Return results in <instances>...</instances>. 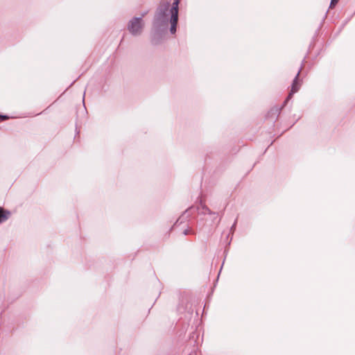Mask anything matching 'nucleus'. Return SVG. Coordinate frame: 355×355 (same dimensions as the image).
<instances>
[{"label":"nucleus","mask_w":355,"mask_h":355,"mask_svg":"<svg viewBox=\"0 0 355 355\" xmlns=\"http://www.w3.org/2000/svg\"><path fill=\"white\" fill-rule=\"evenodd\" d=\"M169 6L170 2L163 1L155 11L150 31V41L153 45L160 44L167 34Z\"/></svg>","instance_id":"1"},{"label":"nucleus","mask_w":355,"mask_h":355,"mask_svg":"<svg viewBox=\"0 0 355 355\" xmlns=\"http://www.w3.org/2000/svg\"><path fill=\"white\" fill-rule=\"evenodd\" d=\"M10 118V116H8L7 114H3L0 113V121H6V120H8Z\"/></svg>","instance_id":"10"},{"label":"nucleus","mask_w":355,"mask_h":355,"mask_svg":"<svg viewBox=\"0 0 355 355\" xmlns=\"http://www.w3.org/2000/svg\"><path fill=\"white\" fill-rule=\"evenodd\" d=\"M147 12L148 11L143 12L139 17H141V19H143V17H145Z\"/></svg>","instance_id":"14"},{"label":"nucleus","mask_w":355,"mask_h":355,"mask_svg":"<svg viewBox=\"0 0 355 355\" xmlns=\"http://www.w3.org/2000/svg\"><path fill=\"white\" fill-rule=\"evenodd\" d=\"M178 21V15H169L168 23L171 24L170 32L171 34H175L177 31V25Z\"/></svg>","instance_id":"5"},{"label":"nucleus","mask_w":355,"mask_h":355,"mask_svg":"<svg viewBox=\"0 0 355 355\" xmlns=\"http://www.w3.org/2000/svg\"><path fill=\"white\" fill-rule=\"evenodd\" d=\"M181 0H173L172 4L168 8V15H178L179 13V4Z\"/></svg>","instance_id":"7"},{"label":"nucleus","mask_w":355,"mask_h":355,"mask_svg":"<svg viewBox=\"0 0 355 355\" xmlns=\"http://www.w3.org/2000/svg\"><path fill=\"white\" fill-rule=\"evenodd\" d=\"M339 0H331L329 8H334L336 5L338 3Z\"/></svg>","instance_id":"12"},{"label":"nucleus","mask_w":355,"mask_h":355,"mask_svg":"<svg viewBox=\"0 0 355 355\" xmlns=\"http://www.w3.org/2000/svg\"><path fill=\"white\" fill-rule=\"evenodd\" d=\"M282 111V108H279L278 106L272 107L267 114L268 118H271L273 123L277 119Z\"/></svg>","instance_id":"6"},{"label":"nucleus","mask_w":355,"mask_h":355,"mask_svg":"<svg viewBox=\"0 0 355 355\" xmlns=\"http://www.w3.org/2000/svg\"><path fill=\"white\" fill-rule=\"evenodd\" d=\"M145 23L141 17H134L128 23L127 29L132 36L140 35L144 28Z\"/></svg>","instance_id":"3"},{"label":"nucleus","mask_w":355,"mask_h":355,"mask_svg":"<svg viewBox=\"0 0 355 355\" xmlns=\"http://www.w3.org/2000/svg\"><path fill=\"white\" fill-rule=\"evenodd\" d=\"M198 212L200 214H209V215H216L217 214L216 212L212 211L207 206L203 204L202 200L200 202V206L194 207L191 206L187 209H186L183 214L177 219L174 225H176L178 223H182L184 220H187L191 214L194 212Z\"/></svg>","instance_id":"2"},{"label":"nucleus","mask_w":355,"mask_h":355,"mask_svg":"<svg viewBox=\"0 0 355 355\" xmlns=\"http://www.w3.org/2000/svg\"><path fill=\"white\" fill-rule=\"evenodd\" d=\"M75 81H76V80H74L73 83H71V84L70 85V86H71L72 85H73V83H74V82H75Z\"/></svg>","instance_id":"16"},{"label":"nucleus","mask_w":355,"mask_h":355,"mask_svg":"<svg viewBox=\"0 0 355 355\" xmlns=\"http://www.w3.org/2000/svg\"><path fill=\"white\" fill-rule=\"evenodd\" d=\"M292 98H293V96H291V93L289 92L288 95L287 96V97L283 102L282 105L280 107H279V108H282V110L284 109V107H285L286 106L287 103L289 102V101L291 100Z\"/></svg>","instance_id":"9"},{"label":"nucleus","mask_w":355,"mask_h":355,"mask_svg":"<svg viewBox=\"0 0 355 355\" xmlns=\"http://www.w3.org/2000/svg\"><path fill=\"white\" fill-rule=\"evenodd\" d=\"M189 234V229H186L183 231V234L184 235H188Z\"/></svg>","instance_id":"13"},{"label":"nucleus","mask_w":355,"mask_h":355,"mask_svg":"<svg viewBox=\"0 0 355 355\" xmlns=\"http://www.w3.org/2000/svg\"><path fill=\"white\" fill-rule=\"evenodd\" d=\"M230 240H232V238L230 239ZM230 242H231V241H230L228 242V245H230Z\"/></svg>","instance_id":"17"},{"label":"nucleus","mask_w":355,"mask_h":355,"mask_svg":"<svg viewBox=\"0 0 355 355\" xmlns=\"http://www.w3.org/2000/svg\"><path fill=\"white\" fill-rule=\"evenodd\" d=\"M85 92H84L83 98V103L84 105H85Z\"/></svg>","instance_id":"15"},{"label":"nucleus","mask_w":355,"mask_h":355,"mask_svg":"<svg viewBox=\"0 0 355 355\" xmlns=\"http://www.w3.org/2000/svg\"><path fill=\"white\" fill-rule=\"evenodd\" d=\"M11 212L8 210L0 207V224L5 222L10 216Z\"/></svg>","instance_id":"8"},{"label":"nucleus","mask_w":355,"mask_h":355,"mask_svg":"<svg viewBox=\"0 0 355 355\" xmlns=\"http://www.w3.org/2000/svg\"><path fill=\"white\" fill-rule=\"evenodd\" d=\"M236 224H237V218L234 220V223L232 224V225L230 227V232L232 234H233V232L235 231Z\"/></svg>","instance_id":"11"},{"label":"nucleus","mask_w":355,"mask_h":355,"mask_svg":"<svg viewBox=\"0 0 355 355\" xmlns=\"http://www.w3.org/2000/svg\"><path fill=\"white\" fill-rule=\"evenodd\" d=\"M302 67L303 64H301L300 68L299 69L297 74L295 75L294 79L293 80L290 91L291 96H293L294 94L297 93L302 86V80L300 78V75L302 69Z\"/></svg>","instance_id":"4"}]
</instances>
